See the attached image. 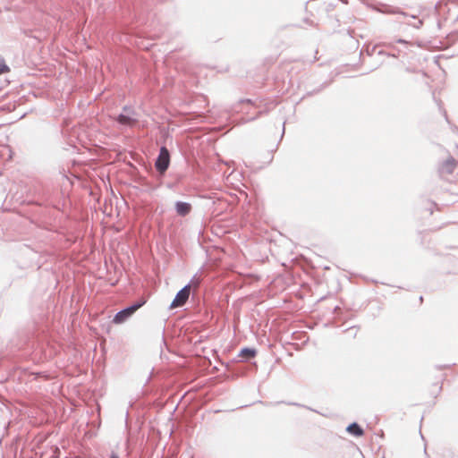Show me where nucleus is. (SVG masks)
<instances>
[{"label":"nucleus","instance_id":"nucleus-1","mask_svg":"<svg viewBox=\"0 0 458 458\" xmlns=\"http://www.w3.org/2000/svg\"><path fill=\"white\" fill-rule=\"evenodd\" d=\"M146 303V300L141 298L138 302L131 305V307L119 311L114 318L113 322L114 324H122L127 318H129L134 312H136L141 306Z\"/></svg>","mask_w":458,"mask_h":458},{"label":"nucleus","instance_id":"nucleus-2","mask_svg":"<svg viewBox=\"0 0 458 458\" xmlns=\"http://www.w3.org/2000/svg\"><path fill=\"white\" fill-rule=\"evenodd\" d=\"M191 293V285L184 286L179 291L170 305V309H175L183 306L189 299Z\"/></svg>","mask_w":458,"mask_h":458},{"label":"nucleus","instance_id":"nucleus-3","mask_svg":"<svg viewBox=\"0 0 458 458\" xmlns=\"http://www.w3.org/2000/svg\"><path fill=\"white\" fill-rule=\"evenodd\" d=\"M170 155L166 148L162 147L156 162V168L158 172L164 173L169 165Z\"/></svg>","mask_w":458,"mask_h":458},{"label":"nucleus","instance_id":"nucleus-4","mask_svg":"<svg viewBox=\"0 0 458 458\" xmlns=\"http://www.w3.org/2000/svg\"><path fill=\"white\" fill-rule=\"evenodd\" d=\"M457 162L454 157H448L445 160L440 166V173L442 175H448L454 173Z\"/></svg>","mask_w":458,"mask_h":458},{"label":"nucleus","instance_id":"nucleus-5","mask_svg":"<svg viewBox=\"0 0 458 458\" xmlns=\"http://www.w3.org/2000/svg\"><path fill=\"white\" fill-rule=\"evenodd\" d=\"M191 209L190 203L188 202H177L176 211L181 216L187 215Z\"/></svg>","mask_w":458,"mask_h":458},{"label":"nucleus","instance_id":"nucleus-6","mask_svg":"<svg viewBox=\"0 0 458 458\" xmlns=\"http://www.w3.org/2000/svg\"><path fill=\"white\" fill-rule=\"evenodd\" d=\"M347 431L355 437H361L364 434L363 429L357 423L349 425Z\"/></svg>","mask_w":458,"mask_h":458},{"label":"nucleus","instance_id":"nucleus-7","mask_svg":"<svg viewBox=\"0 0 458 458\" xmlns=\"http://www.w3.org/2000/svg\"><path fill=\"white\" fill-rule=\"evenodd\" d=\"M118 122L120 123H122V124L131 125V124H132L133 120L131 117L127 116V115L120 114L118 116Z\"/></svg>","mask_w":458,"mask_h":458},{"label":"nucleus","instance_id":"nucleus-8","mask_svg":"<svg viewBox=\"0 0 458 458\" xmlns=\"http://www.w3.org/2000/svg\"><path fill=\"white\" fill-rule=\"evenodd\" d=\"M113 204H114V202H112V201L105 202L104 207H103L104 212H108L109 210L111 211L113 208Z\"/></svg>","mask_w":458,"mask_h":458},{"label":"nucleus","instance_id":"nucleus-9","mask_svg":"<svg viewBox=\"0 0 458 458\" xmlns=\"http://www.w3.org/2000/svg\"><path fill=\"white\" fill-rule=\"evenodd\" d=\"M9 71V68L4 62H0V74Z\"/></svg>","mask_w":458,"mask_h":458},{"label":"nucleus","instance_id":"nucleus-10","mask_svg":"<svg viewBox=\"0 0 458 458\" xmlns=\"http://www.w3.org/2000/svg\"><path fill=\"white\" fill-rule=\"evenodd\" d=\"M243 352H244L247 356H249V357H253V356H254V352H253V351H251V350H248V349H247V350H244V351H243Z\"/></svg>","mask_w":458,"mask_h":458},{"label":"nucleus","instance_id":"nucleus-11","mask_svg":"<svg viewBox=\"0 0 458 458\" xmlns=\"http://www.w3.org/2000/svg\"><path fill=\"white\" fill-rule=\"evenodd\" d=\"M110 458H119V456L116 454L113 453Z\"/></svg>","mask_w":458,"mask_h":458}]
</instances>
